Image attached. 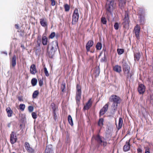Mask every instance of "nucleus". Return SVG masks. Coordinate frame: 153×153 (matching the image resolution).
Segmentation results:
<instances>
[{
    "label": "nucleus",
    "mask_w": 153,
    "mask_h": 153,
    "mask_svg": "<svg viewBox=\"0 0 153 153\" xmlns=\"http://www.w3.org/2000/svg\"><path fill=\"white\" fill-rule=\"evenodd\" d=\"M68 121L69 124L71 126L73 125V123L71 115H69L68 116Z\"/></svg>",
    "instance_id": "nucleus-28"
},
{
    "label": "nucleus",
    "mask_w": 153,
    "mask_h": 153,
    "mask_svg": "<svg viewBox=\"0 0 153 153\" xmlns=\"http://www.w3.org/2000/svg\"><path fill=\"white\" fill-rule=\"evenodd\" d=\"M119 23L118 22H116L115 23L114 25V29L116 30H117L119 28Z\"/></svg>",
    "instance_id": "nucleus-41"
},
{
    "label": "nucleus",
    "mask_w": 153,
    "mask_h": 153,
    "mask_svg": "<svg viewBox=\"0 0 153 153\" xmlns=\"http://www.w3.org/2000/svg\"><path fill=\"white\" fill-rule=\"evenodd\" d=\"M44 71H45V73L47 76H49V74L48 73V72L46 68H44Z\"/></svg>",
    "instance_id": "nucleus-46"
},
{
    "label": "nucleus",
    "mask_w": 153,
    "mask_h": 153,
    "mask_svg": "<svg viewBox=\"0 0 153 153\" xmlns=\"http://www.w3.org/2000/svg\"><path fill=\"white\" fill-rule=\"evenodd\" d=\"M105 57H104V59L102 58L101 60H102L103 61H104L105 60Z\"/></svg>",
    "instance_id": "nucleus-59"
},
{
    "label": "nucleus",
    "mask_w": 153,
    "mask_h": 153,
    "mask_svg": "<svg viewBox=\"0 0 153 153\" xmlns=\"http://www.w3.org/2000/svg\"><path fill=\"white\" fill-rule=\"evenodd\" d=\"M39 94V92L38 90L34 91L32 95V97L33 99L36 98Z\"/></svg>",
    "instance_id": "nucleus-29"
},
{
    "label": "nucleus",
    "mask_w": 153,
    "mask_h": 153,
    "mask_svg": "<svg viewBox=\"0 0 153 153\" xmlns=\"http://www.w3.org/2000/svg\"><path fill=\"white\" fill-rule=\"evenodd\" d=\"M10 125H11V123H9L8 124V125H7V126L8 127H10Z\"/></svg>",
    "instance_id": "nucleus-57"
},
{
    "label": "nucleus",
    "mask_w": 153,
    "mask_h": 153,
    "mask_svg": "<svg viewBox=\"0 0 153 153\" xmlns=\"http://www.w3.org/2000/svg\"><path fill=\"white\" fill-rule=\"evenodd\" d=\"M33 107L32 106H29L28 107V110L30 112H32L33 110Z\"/></svg>",
    "instance_id": "nucleus-45"
},
{
    "label": "nucleus",
    "mask_w": 153,
    "mask_h": 153,
    "mask_svg": "<svg viewBox=\"0 0 153 153\" xmlns=\"http://www.w3.org/2000/svg\"><path fill=\"white\" fill-rule=\"evenodd\" d=\"M41 51V50L39 48L36 49L35 50V54L36 56H39L40 54Z\"/></svg>",
    "instance_id": "nucleus-40"
},
{
    "label": "nucleus",
    "mask_w": 153,
    "mask_h": 153,
    "mask_svg": "<svg viewBox=\"0 0 153 153\" xmlns=\"http://www.w3.org/2000/svg\"><path fill=\"white\" fill-rule=\"evenodd\" d=\"M30 67H35V65H34V64H33V65H32Z\"/></svg>",
    "instance_id": "nucleus-58"
},
{
    "label": "nucleus",
    "mask_w": 153,
    "mask_h": 153,
    "mask_svg": "<svg viewBox=\"0 0 153 153\" xmlns=\"http://www.w3.org/2000/svg\"><path fill=\"white\" fill-rule=\"evenodd\" d=\"M65 85L66 84L64 82H63L62 83L61 86V89L62 90V92H64L65 91Z\"/></svg>",
    "instance_id": "nucleus-35"
},
{
    "label": "nucleus",
    "mask_w": 153,
    "mask_h": 153,
    "mask_svg": "<svg viewBox=\"0 0 153 153\" xmlns=\"http://www.w3.org/2000/svg\"><path fill=\"white\" fill-rule=\"evenodd\" d=\"M41 40V38L39 37H37V43H38V45L39 46H40V42Z\"/></svg>",
    "instance_id": "nucleus-47"
},
{
    "label": "nucleus",
    "mask_w": 153,
    "mask_h": 153,
    "mask_svg": "<svg viewBox=\"0 0 153 153\" xmlns=\"http://www.w3.org/2000/svg\"><path fill=\"white\" fill-rule=\"evenodd\" d=\"M55 35V33L54 32H52L51 33L50 35L49 36V38L51 39L53 38Z\"/></svg>",
    "instance_id": "nucleus-44"
},
{
    "label": "nucleus",
    "mask_w": 153,
    "mask_h": 153,
    "mask_svg": "<svg viewBox=\"0 0 153 153\" xmlns=\"http://www.w3.org/2000/svg\"><path fill=\"white\" fill-rule=\"evenodd\" d=\"M109 104V102H108L106 104L103 108L100 110V115H103L107 111L108 109Z\"/></svg>",
    "instance_id": "nucleus-11"
},
{
    "label": "nucleus",
    "mask_w": 153,
    "mask_h": 153,
    "mask_svg": "<svg viewBox=\"0 0 153 153\" xmlns=\"http://www.w3.org/2000/svg\"><path fill=\"white\" fill-rule=\"evenodd\" d=\"M140 23H143L144 22V21H143V20H142L141 19H140Z\"/></svg>",
    "instance_id": "nucleus-56"
},
{
    "label": "nucleus",
    "mask_w": 153,
    "mask_h": 153,
    "mask_svg": "<svg viewBox=\"0 0 153 153\" xmlns=\"http://www.w3.org/2000/svg\"><path fill=\"white\" fill-rule=\"evenodd\" d=\"M94 41L93 40H89L87 43L86 45V48L87 52L90 51L91 53H93V51H90V48L94 45Z\"/></svg>",
    "instance_id": "nucleus-10"
},
{
    "label": "nucleus",
    "mask_w": 153,
    "mask_h": 153,
    "mask_svg": "<svg viewBox=\"0 0 153 153\" xmlns=\"http://www.w3.org/2000/svg\"><path fill=\"white\" fill-rule=\"evenodd\" d=\"M115 67H120V66H118V65H117L115 66Z\"/></svg>",
    "instance_id": "nucleus-60"
},
{
    "label": "nucleus",
    "mask_w": 153,
    "mask_h": 153,
    "mask_svg": "<svg viewBox=\"0 0 153 153\" xmlns=\"http://www.w3.org/2000/svg\"><path fill=\"white\" fill-rule=\"evenodd\" d=\"M16 64V56L15 55H13L12 61V65L14 67Z\"/></svg>",
    "instance_id": "nucleus-26"
},
{
    "label": "nucleus",
    "mask_w": 153,
    "mask_h": 153,
    "mask_svg": "<svg viewBox=\"0 0 153 153\" xmlns=\"http://www.w3.org/2000/svg\"><path fill=\"white\" fill-rule=\"evenodd\" d=\"M152 100H153V97H152Z\"/></svg>",
    "instance_id": "nucleus-61"
},
{
    "label": "nucleus",
    "mask_w": 153,
    "mask_h": 153,
    "mask_svg": "<svg viewBox=\"0 0 153 153\" xmlns=\"http://www.w3.org/2000/svg\"><path fill=\"white\" fill-rule=\"evenodd\" d=\"M56 111H53V116H54V118H56L57 117Z\"/></svg>",
    "instance_id": "nucleus-51"
},
{
    "label": "nucleus",
    "mask_w": 153,
    "mask_h": 153,
    "mask_svg": "<svg viewBox=\"0 0 153 153\" xmlns=\"http://www.w3.org/2000/svg\"><path fill=\"white\" fill-rule=\"evenodd\" d=\"M42 42L43 45H47L48 43V38L46 36L42 35Z\"/></svg>",
    "instance_id": "nucleus-17"
},
{
    "label": "nucleus",
    "mask_w": 153,
    "mask_h": 153,
    "mask_svg": "<svg viewBox=\"0 0 153 153\" xmlns=\"http://www.w3.org/2000/svg\"><path fill=\"white\" fill-rule=\"evenodd\" d=\"M118 103H113L111 106V113L112 115L115 114L117 111L118 107Z\"/></svg>",
    "instance_id": "nucleus-14"
},
{
    "label": "nucleus",
    "mask_w": 153,
    "mask_h": 153,
    "mask_svg": "<svg viewBox=\"0 0 153 153\" xmlns=\"http://www.w3.org/2000/svg\"><path fill=\"white\" fill-rule=\"evenodd\" d=\"M134 32L136 38L139 39H140V27L138 24H137L134 27Z\"/></svg>",
    "instance_id": "nucleus-6"
},
{
    "label": "nucleus",
    "mask_w": 153,
    "mask_h": 153,
    "mask_svg": "<svg viewBox=\"0 0 153 153\" xmlns=\"http://www.w3.org/2000/svg\"><path fill=\"white\" fill-rule=\"evenodd\" d=\"M51 2V5L52 6H54L56 4V1L55 0H50Z\"/></svg>",
    "instance_id": "nucleus-49"
},
{
    "label": "nucleus",
    "mask_w": 153,
    "mask_h": 153,
    "mask_svg": "<svg viewBox=\"0 0 153 153\" xmlns=\"http://www.w3.org/2000/svg\"><path fill=\"white\" fill-rule=\"evenodd\" d=\"M81 93H76V103L78 105L79 104L80 100L81 99Z\"/></svg>",
    "instance_id": "nucleus-19"
},
{
    "label": "nucleus",
    "mask_w": 153,
    "mask_h": 153,
    "mask_svg": "<svg viewBox=\"0 0 153 153\" xmlns=\"http://www.w3.org/2000/svg\"><path fill=\"white\" fill-rule=\"evenodd\" d=\"M117 51L118 55H121L123 54L124 52V49H123L118 48Z\"/></svg>",
    "instance_id": "nucleus-34"
},
{
    "label": "nucleus",
    "mask_w": 153,
    "mask_h": 153,
    "mask_svg": "<svg viewBox=\"0 0 153 153\" xmlns=\"http://www.w3.org/2000/svg\"><path fill=\"white\" fill-rule=\"evenodd\" d=\"M50 50L52 51H55L54 50V47L53 46H52L51 47V48Z\"/></svg>",
    "instance_id": "nucleus-55"
},
{
    "label": "nucleus",
    "mask_w": 153,
    "mask_h": 153,
    "mask_svg": "<svg viewBox=\"0 0 153 153\" xmlns=\"http://www.w3.org/2000/svg\"><path fill=\"white\" fill-rule=\"evenodd\" d=\"M6 55H7V53H4Z\"/></svg>",
    "instance_id": "nucleus-62"
},
{
    "label": "nucleus",
    "mask_w": 153,
    "mask_h": 153,
    "mask_svg": "<svg viewBox=\"0 0 153 153\" xmlns=\"http://www.w3.org/2000/svg\"><path fill=\"white\" fill-rule=\"evenodd\" d=\"M100 68H94V69L95 77L98 76L100 74Z\"/></svg>",
    "instance_id": "nucleus-23"
},
{
    "label": "nucleus",
    "mask_w": 153,
    "mask_h": 153,
    "mask_svg": "<svg viewBox=\"0 0 153 153\" xmlns=\"http://www.w3.org/2000/svg\"><path fill=\"white\" fill-rule=\"evenodd\" d=\"M130 139L126 142V144L124 146L123 148V149L124 152H127L130 150L131 146L130 143Z\"/></svg>",
    "instance_id": "nucleus-13"
},
{
    "label": "nucleus",
    "mask_w": 153,
    "mask_h": 153,
    "mask_svg": "<svg viewBox=\"0 0 153 153\" xmlns=\"http://www.w3.org/2000/svg\"><path fill=\"white\" fill-rule=\"evenodd\" d=\"M123 20V22L122 24L123 25V27L125 29H128L129 28L130 20L128 13H125V17Z\"/></svg>",
    "instance_id": "nucleus-5"
},
{
    "label": "nucleus",
    "mask_w": 153,
    "mask_h": 153,
    "mask_svg": "<svg viewBox=\"0 0 153 153\" xmlns=\"http://www.w3.org/2000/svg\"><path fill=\"white\" fill-rule=\"evenodd\" d=\"M25 105L24 104H21L19 105V109L22 111H23L25 108Z\"/></svg>",
    "instance_id": "nucleus-38"
},
{
    "label": "nucleus",
    "mask_w": 153,
    "mask_h": 153,
    "mask_svg": "<svg viewBox=\"0 0 153 153\" xmlns=\"http://www.w3.org/2000/svg\"><path fill=\"white\" fill-rule=\"evenodd\" d=\"M40 23L41 25L43 27H47L48 26V23L46 19L42 18L40 19Z\"/></svg>",
    "instance_id": "nucleus-16"
},
{
    "label": "nucleus",
    "mask_w": 153,
    "mask_h": 153,
    "mask_svg": "<svg viewBox=\"0 0 153 153\" xmlns=\"http://www.w3.org/2000/svg\"><path fill=\"white\" fill-rule=\"evenodd\" d=\"M76 93H82L81 87L80 85L77 84L76 86Z\"/></svg>",
    "instance_id": "nucleus-27"
},
{
    "label": "nucleus",
    "mask_w": 153,
    "mask_h": 153,
    "mask_svg": "<svg viewBox=\"0 0 153 153\" xmlns=\"http://www.w3.org/2000/svg\"><path fill=\"white\" fill-rule=\"evenodd\" d=\"M123 121L121 117H120L119 119V123L118 126L117 125V128L118 130L120 129L122 127Z\"/></svg>",
    "instance_id": "nucleus-22"
},
{
    "label": "nucleus",
    "mask_w": 153,
    "mask_h": 153,
    "mask_svg": "<svg viewBox=\"0 0 153 153\" xmlns=\"http://www.w3.org/2000/svg\"><path fill=\"white\" fill-rule=\"evenodd\" d=\"M15 27L17 29H19V26L17 24H16L15 25Z\"/></svg>",
    "instance_id": "nucleus-54"
},
{
    "label": "nucleus",
    "mask_w": 153,
    "mask_h": 153,
    "mask_svg": "<svg viewBox=\"0 0 153 153\" xmlns=\"http://www.w3.org/2000/svg\"><path fill=\"white\" fill-rule=\"evenodd\" d=\"M113 70L119 73L121 71V68H113Z\"/></svg>",
    "instance_id": "nucleus-39"
},
{
    "label": "nucleus",
    "mask_w": 153,
    "mask_h": 153,
    "mask_svg": "<svg viewBox=\"0 0 153 153\" xmlns=\"http://www.w3.org/2000/svg\"><path fill=\"white\" fill-rule=\"evenodd\" d=\"M130 68H123L124 75L127 76L128 79H130L132 75L131 73H130Z\"/></svg>",
    "instance_id": "nucleus-8"
},
{
    "label": "nucleus",
    "mask_w": 153,
    "mask_h": 153,
    "mask_svg": "<svg viewBox=\"0 0 153 153\" xmlns=\"http://www.w3.org/2000/svg\"><path fill=\"white\" fill-rule=\"evenodd\" d=\"M109 100L111 102L118 104H120L122 101L121 98L119 96L115 94L111 95L109 98Z\"/></svg>",
    "instance_id": "nucleus-4"
},
{
    "label": "nucleus",
    "mask_w": 153,
    "mask_h": 153,
    "mask_svg": "<svg viewBox=\"0 0 153 153\" xmlns=\"http://www.w3.org/2000/svg\"><path fill=\"white\" fill-rule=\"evenodd\" d=\"M104 120L103 118H100L99 119L98 122V125L99 126H101L103 125Z\"/></svg>",
    "instance_id": "nucleus-37"
},
{
    "label": "nucleus",
    "mask_w": 153,
    "mask_h": 153,
    "mask_svg": "<svg viewBox=\"0 0 153 153\" xmlns=\"http://www.w3.org/2000/svg\"><path fill=\"white\" fill-rule=\"evenodd\" d=\"M79 17V10L77 8H75L74 11L72 16V25L75 24L78 21Z\"/></svg>",
    "instance_id": "nucleus-3"
},
{
    "label": "nucleus",
    "mask_w": 153,
    "mask_h": 153,
    "mask_svg": "<svg viewBox=\"0 0 153 153\" xmlns=\"http://www.w3.org/2000/svg\"><path fill=\"white\" fill-rule=\"evenodd\" d=\"M50 106L53 111H56L58 109V106L56 105L54 102H52Z\"/></svg>",
    "instance_id": "nucleus-25"
},
{
    "label": "nucleus",
    "mask_w": 153,
    "mask_h": 153,
    "mask_svg": "<svg viewBox=\"0 0 153 153\" xmlns=\"http://www.w3.org/2000/svg\"><path fill=\"white\" fill-rule=\"evenodd\" d=\"M37 82V79L35 78H33L31 81V83L32 85L33 86H35Z\"/></svg>",
    "instance_id": "nucleus-31"
},
{
    "label": "nucleus",
    "mask_w": 153,
    "mask_h": 153,
    "mask_svg": "<svg viewBox=\"0 0 153 153\" xmlns=\"http://www.w3.org/2000/svg\"><path fill=\"white\" fill-rule=\"evenodd\" d=\"M64 7L65 12H68L69 11L70 9V7L69 5L66 4H64Z\"/></svg>",
    "instance_id": "nucleus-32"
},
{
    "label": "nucleus",
    "mask_w": 153,
    "mask_h": 153,
    "mask_svg": "<svg viewBox=\"0 0 153 153\" xmlns=\"http://www.w3.org/2000/svg\"><path fill=\"white\" fill-rule=\"evenodd\" d=\"M39 82V85L40 86H42L43 84V79H38Z\"/></svg>",
    "instance_id": "nucleus-42"
},
{
    "label": "nucleus",
    "mask_w": 153,
    "mask_h": 153,
    "mask_svg": "<svg viewBox=\"0 0 153 153\" xmlns=\"http://www.w3.org/2000/svg\"><path fill=\"white\" fill-rule=\"evenodd\" d=\"M30 73L33 74H35L37 72L36 68H30Z\"/></svg>",
    "instance_id": "nucleus-30"
},
{
    "label": "nucleus",
    "mask_w": 153,
    "mask_h": 153,
    "mask_svg": "<svg viewBox=\"0 0 153 153\" xmlns=\"http://www.w3.org/2000/svg\"><path fill=\"white\" fill-rule=\"evenodd\" d=\"M120 4H121L122 5L125 4L126 3L125 0H119Z\"/></svg>",
    "instance_id": "nucleus-48"
},
{
    "label": "nucleus",
    "mask_w": 153,
    "mask_h": 153,
    "mask_svg": "<svg viewBox=\"0 0 153 153\" xmlns=\"http://www.w3.org/2000/svg\"><path fill=\"white\" fill-rule=\"evenodd\" d=\"M32 116L33 119H35L37 118V115L36 113L35 112H33L32 113Z\"/></svg>",
    "instance_id": "nucleus-43"
},
{
    "label": "nucleus",
    "mask_w": 153,
    "mask_h": 153,
    "mask_svg": "<svg viewBox=\"0 0 153 153\" xmlns=\"http://www.w3.org/2000/svg\"><path fill=\"white\" fill-rule=\"evenodd\" d=\"M24 146L25 149L28 152L33 153L34 152V149L30 146L29 143L25 142V143Z\"/></svg>",
    "instance_id": "nucleus-9"
},
{
    "label": "nucleus",
    "mask_w": 153,
    "mask_h": 153,
    "mask_svg": "<svg viewBox=\"0 0 153 153\" xmlns=\"http://www.w3.org/2000/svg\"><path fill=\"white\" fill-rule=\"evenodd\" d=\"M49 48V46L48 45L47 48V49L48 50L47 55L50 58H53V55L54 54L55 51H52L51 50L49 51L48 50Z\"/></svg>",
    "instance_id": "nucleus-18"
},
{
    "label": "nucleus",
    "mask_w": 153,
    "mask_h": 153,
    "mask_svg": "<svg viewBox=\"0 0 153 153\" xmlns=\"http://www.w3.org/2000/svg\"><path fill=\"white\" fill-rule=\"evenodd\" d=\"M101 22L104 25L106 24L107 20L105 17H102L101 19Z\"/></svg>",
    "instance_id": "nucleus-36"
},
{
    "label": "nucleus",
    "mask_w": 153,
    "mask_h": 153,
    "mask_svg": "<svg viewBox=\"0 0 153 153\" xmlns=\"http://www.w3.org/2000/svg\"><path fill=\"white\" fill-rule=\"evenodd\" d=\"M102 138L103 137L100 136L99 134H98L96 135H93L92 139H95L98 143L105 147L106 146L107 143L106 141H103Z\"/></svg>",
    "instance_id": "nucleus-2"
},
{
    "label": "nucleus",
    "mask_w": 153,
    "mask_h": 153,
    "mask_svg": "<svg viewBox=\"0 0 153 153\" xmlns=\"http://www.w3.org/2000/svg\"><path fill=\"white\" fill-rule=\"evenodd\" d=\"M116 0H110L108 3H107L105 6L106 13L112 14L116 7Z\"/></svg>",
    "instance_id": "nucleus-1"
},
{
    "label": "nucleus",
    "mask_w": 153,
    "mask_h": 153,
    "mask_svg": "<svg viewBox=\"0 0 153 153\" xmlns=\"http://www.w3.org/2000/svg\"><path fill=\"white\" fill-rule=\"evenodd\" d=\"M140 52L136 53L134 54V60L135 61H138L140 57Z\"/></svg>",
    "instance_id": "nucleus-24"
},
{
    "label": "nucleus",
    "mask_w": 153,
    "mask_h": 153,
    "mask_svg": "<svg viewBox=\"0 0 153 153\" xmlns=\"http://www.w3.org/2000/svg\"><path fill=\"white\" fill-rule=\"evenodd\" d=\"M6 111L7 115V116L8 117H11L12 116V114L13 113V111L11 109L10 107H8L7 108Z\"/></svg>",
    "instance_id": "nucleus-20"
},
{
    "label": "nucleus",
    "mask_w": 153,
    "mask_h": 153,
    "mask_svg": "<svg viewBox=\"0 0 153 153\" xmlns=\"http://www.w3.org/2000/svg\"><path fill=\"white\" fill-rule=\"evenodd\" d=\"M145 153H150L149 149H146L145 150Z\"/></svg>",
    "instance_id": "nucleus-53"
},
{
    "label": "nucleus",
    "mask_w": 153,
    "mask_h": 153,
    "mask_svg": "<svg viewBox=\"0 0 153 153\" xmlns=\"http://www.w3.org/2000/svg\"><path fill=\"white\" fill-rule=\"evenodd\" d=\"M19 101H23V97L22 96H19L18 97Z\"/></svg>",
    "instance_id": "nucleus-50"
},
{
    "label": "nucleus",
    "mask_w": 153,
    "mask_h": 153,
    "mask_svg": "<svg viewBox=\"0 0 153 153\" xmlns=\"http://www.w3.org/2000/svg\"><path fill=\"white\" fill-rule=\"evenodd\" d=\"M91 99L90 98L84 106L83 109L84 110H88L92 106V102L91 101Z\"/></svg>",
    "instance_id": "nucleus-15"
},
{
    "label": "nucleus",
    "mask_w": 153,
    "mask_h": 153,
    "mask_svg": "<svg viewBox=\"0 0 153 153\" xmlns=\"http://www.w3.org/2000/svg\"><path fill=\"white\" fill-rule=\"evenodd\" d=\"M137 151L138 153H142V149L140 148H138L137 149Z\"/></svg>",
    "instance_id": "nucleus-52"
},
{
    "label": "nucleus",
    "mask_w": 153,
    "mask_h": 153,
    "mask_svg": "<svg viewBox=\"0 0 153 153\" xmlns=\"http://www.w3.org/2000/svg\"><path fill=\"white\" fill-rule=\"evenodd\" d=\"M146 87L145 85L142 84H140L139 85L137 88V90L140 94H143L145 92Z\"/></svg>",
    "instance_id": "nucleus-12"
},
{
    "label": "nucleus",
    "mask_w": 153,
    "mask_h": 153,
    "mask_svg": "<svg viewBox=\"0 0 153 153\" xmlns=\"http://www.w3.org/2000/svg\"><path fill=\"white\" fill-rule=\"evenodd\" d=\"M96 48L97 50H100L102 48V44L100 42H98L96 45Z\"/></svg>",
    "instance_id": "nucleus-33"
},
{
    "label": "nucleus",
    "mask_w": 153,
    "mask_h": 153,
    "mask_svg": "<svg viewBox=\"0 0 153 153\" xmlns=\"http://www.w3.org/2000/svg\"><path fill=\"white\" fill-rule=\"evenodd\" d=\"M10 137V141L12 144H13L16 142L17 138L16 134L15 132L12 131Z\"/></svg>",
    "instance_id": "nucleus-7"
},
{
    "label": "nucleus",
    "mask_w": 153,
    "mask_h": 153,
    "mask_svg": "<svg viewBox=\"0 0 153 153\" xmlns=\"http://www.w3.org/2000/svg\"><path fill=\"white\" fill-rule=\"evenodd\" d=\"M51 145L47 146L45 150V153H54Z\"/></svg>",
    "instance_id": "nucleus-21"
}]
</instances>
